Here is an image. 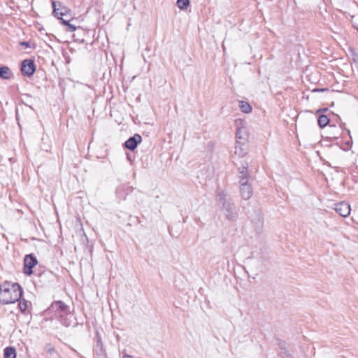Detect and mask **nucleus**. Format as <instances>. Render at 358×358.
I'll use <instances>...</instances> for the list:
<instances>
[{
	"instance_id": "cd10ccee",
	"label": "nucleus",
	"mask_w": 358,
	"mask_h": 358,
	"mask_svg": "<svg viewBox=\"0 0 358 358\" xmlns=\"http://www.w3.org/2000/svg\"><path fill=\"white\" fill-rule=\"evenodd\" d=\"M63 324L66 327H68L69 325V324L68 322H63Z\"/></svg>"
},
{
	"instance_id": "20e7f679",
	"label": "nucleus",
	"mask_w": 358,
	"mask_h": 358,
	"mask_svg": "<svg viewBox=\"0 0 358 358\" xmlns=\"http://www.w3.org/2000/svg\"><path fill=\"white\" fill-rule=\"evenodd\" d=\"M52 8L53 11L52 14L57 18L61 17L62 16L69 17V13H71V10L66 6L62 4L59 1H52Z\"/></svg>"
},
{
	"instance_id": "7ed1b4c3",
	"label": "nucleus",
	"mask_w": 358,
	"mask_h": 358,
	"mask_svg": "<svg viewBox=\"0 0 358 358\" xmlns=\"http://www.w3.org/2000/svg\"><path fill=\"white\" fill-rule=\"evenodd\" d=\"M37 264L38 260L33 254L26 255L24 258V273L27 275H31L33 273V268Z\"/></svg>"
},
{
	"instance_id": "9d476101",
	"label": "nucleus",
	"mask_w": 358,
	"mask_h": 358,
	"mask_svg": "<svg viewBox=\"0 0 358 358\" xmlns=\"http://www.w3.org/2000/svg\"><path fill=\"white\" fill-rule=\"evenodd\" d=\"M238 178H239V183L242 182V179L244 178L245 182H249V179L250 178V174L248 171V163L245 162V164L242 165V166L238 167Z\"/></svg>"
},
{
	"instance_id": "aec40b11",
	"label": "nucleus",
	"mask_w": 358,
	"mask_h": 358,
	"mask_svg": "<svg viewBox=\"0 0 358 358\" xmlns=\"http://www.w3.org/2000/svg\"><path fill=\"white\" fill-rule=\"evenodd\" d=\"M29 301L25 299L20 300L18 304L19 308L22 313H24L28 308Z\"/></svg>"
},
{
	"instance_id": "1a4fd4ad",
	"label": "nucleus",
	"mask_w": 358,
	"mask_h": 358,
	"mask_svg": "<svg viewBox=\"0 0 358 358\" xmlns=\"http://www.w3.org/2000/svg\"><path fill=\"white\" fill-rule=\"evenodd\" d=\"M132 191L133 187L129 184H122L117 187L116 195L120 199L124 200L127 196L131 194Z\"/></svg>"
},
{
	"instance_id": "2eb2a0df",
	"label": "nucleus",
	"mask_w": 358,
	"mask_h": 358,
	"mask_svg": "<svg viewBox=\"0 0 358 358\" xmlns=\"http://www.w3.org/2000/svg\"><path fill=\"white\" fill-rule=\"evenodd\" d=\"M1 76L3 79L10 80L13 77V74L8 66H1Z\"/></svg>"
},
{
	"instance_id": "ddd939ff",
	"label": "nucleus",
	"mask_w": 358,
	"mask_h": 358,
	"mask_svg": "<svg viewBox=\"0 0 358 358\" xmlns=\"http://www.w3.org/2000/svg\"><path fill=\"white\" fill-rule=\"evenodd\" d=\"M17 354L14 347L8 346L3 350L4 358H16Z\"/></svg>"
},
{
	"instance_id": "4be33fe9",
	"label": "nucleus",
	"mask_w": 358,
	"mask_h": 358,
	"mask_svg": "<svg viewBox=\"0 0 358 358\" xmlns=\"http://www.w3.org/2000/svg\"><path fill=\"white\" fill-rule=\"evenodd\" d=\"M45 349L46 352L50 355H52L53 353L55 352V348L50 343H48L45 345Z\"/></svg>"
},
{
	"instance_id": "bb28decb",
	"label": "nucleus",
	"mask_w": 358,
	"mask_h": 358,
	"mask_svg": "<svg viewBox=\"0 0 358 358\" xmlns=\"http://www.w3.org/2000/svg\"><path fill=\"white\" fill-rule=\"evenodd\" d=\"M122 358H134V357L131 355H123Z\"/></svg>"
},
{
	"instance_id": "7c9ffc66",
	"label": "nucleus",
	"mask_w": 358,
	"mask_h": 358,
	"mask_svg": "<svg viewBox=\"0 0 358 358\" xmlns=\"http://www.w3.org/2000/svg\"><path fill=\"white\" fill-rule=\"evenodd\" d=\"M320 111H321V110H320V109H319V110H317V113H320Z\"/></svg>"
},
{
	"instance_id": "0eeeda50",
	"label": "nucleus",
	"mask_w": 358,
	"mask_h": 358,
	"mask_svg": "<svg viewBox=\"0 0 358 358\" xmlns=\"http://www.w3.org/2000/svg\"><path fill=\"white\" fill-rule=\"evenodd\" d=\"M334 209L337 213L344 217H348L351 210L350 204L345 201L335 203Z\"/></svg>"
},
{
	"instance_id": "9b49d317",
	"label": "nucleus",
	"mask_w": 358,
	"mask_h": 358,
	"mask_svg": "<svg viewBox=\"0 0 358 358\" xmlns=\"http://www.w3.org/2000/svg\"><path fill=\"white\" fill-rule=\"evenodd\" d=\"M51 308L55 309L57 310L60 311V316H62V314H68L69 312V307L65 304L62 301H57L52 303Z\"/></svg>"
},
{
	"instance_id": "a878e982",
	"label": "nucleus",
	"mask_w": 358,
	"mask_h": 358,
	"mask_svg": "<svg viewBox=\"0 0 358 358\" xmlns=\"http://www.w3.org/2000/svg\"><path fill=\"white\" fill-rule=\"evenodd\" d=\"M16 119L17 121H19V120H20V113L17 111V110H16Z\"/></svg>"
},
{
	"instance_id": "f257e3e1",
	"label": "nucleus",
	"mask_w": 358,
	"mask_h": 358,
	"mask_svg": "<svg viewBox=\"0 0 358 358\" xmlns=\"http://www.w3.org/2000/svg\"><path fill=\"white\" fill-rule=\"evenodd\" d=\"M22 293V288L18 283L6 281L1 285V303L8 304L18 301Z\"/></svg>"
},
{
	"instance_id": "f8f14e48",
	"label": "nucleus",
	"mask_w": 358,
	"mask_h": 358,
	"mask_svg": "<svg viewBox=\"0 0 358 358\" xmlns=\"http://www.w3.org/2000/svg\"><path fill=\"white\" fill-rule=\"evenodd\" d=\"M278 345L281 350L280 356L282 358H292L291 354L287 349V343L285 341L278 339Z\"/></svg>"
},
{
	"instance_id": "39448f33",
	"label": "nucleus",
	"mask_w": 358,
	"mask_h": 358,
	"mask_svg": "<svg viewBox=\"0 0 358 358\" xmlns=\"http://www.w3.org/2000/svg\"><path fill=\"white\" fill-rule=\"evenodd\" d=\"M20 70L23 76H31L36 71L34 61L29 59L23 60L21 64Z\"/></svg>"
},
{
	"instance_id": "2f4dec72",
	"label": "nucleus",
	"mask_w": 358,
	"mask_h": 358,
	"mask_svg": "<svg viewBox=\"0 0 358 358\" xmlns=\"http://www.w3.org/2000/svg\"><path fill=\"white\" fill-rule=\"evenodd\" d=\"M357 31H358V28H357Z\"/></svg>"
},
{
	"instance_id": "a211bd4d",
	"label": "nucleus",
	"mask_w": 358,
	"mask_h": 358,
	"mask_svg": "<svg viewBox=\"0 0 358 358\" xmlns=\"http://www.w3.org/2000/svg\"><path fill=\"white\" fill-rule=\"evenodd\" d=\"M64 25L66 27V31L73 32L77 29V27L72 24L71 22H69V20H64Z\"/></svg>"
},
{
	"instance_id": "f03ea898",
	"label": "nucleus",
	"mask_w": 358,
	"mask_h": 358,
	"mask_svg": "<svg viewBox=\"0 0 358 358\" xmlns=\"http://www.w3.org/2000/svg\"><path fill=\"white\" fill-rule=\"evenodd\" d=\"M217 199L219 203L222 204V209L225 211L226 218L229 220H236L238 217L237 210L228 195L223 192H220L217 194Z\"/></svg>"
},
{
	"instance_id": "412c9836",
	"label": "nucleus",
	"mask_w": 358,
	"mask_h": 358,
	"mask_svg": "<svg viewBox=\"0 0 358 358\" xmlns=\"http://www.w3.org/2000/svg\"><path fill=\"white\" fill-rule=\"evenodd\" d=\"M243 130H244V129L238 128L236 132V138H238V140H243V141H245L247 140V138L246 135H242Z\"/></svg>"
},
{
	"instance_id": "f3484780",
	"label": "nucleus",
	"mask_w": 358,
	"mask_h": 358,
	"mask_svg": "<svg viewBox=\"0 0 358 358\" xmlns=\"http://www.w3.org/2000/svg\"><path fill=\"white\" fill-rule=\"evenodd\" d=\"M329 122V117L325 115H320L317 118V124L320 128H324Z\"/></svg>"
},
{
	"instance_id": "c85d7f7f",
	"label": "nucleus",
	"mask_w": 358,
	"mask_h": 358,
	"mask_svg": "<svg viewBox=\"0 0 358 358\" xmlns=\"http://www.w3.org/2000/svg\"><path fill=\"white\" fill-rule=\"evenodd\" d=\"M330 127L332 129H336V126H334V125H330Z\"/></svg>"
},
{
	"instance_id": "393cba45",
	"label": "nucleus",
	"mask_w": 358,
	"mask_h": 358,
	"mask_svg": "<svg viewBox=\"0 0 358 358\" xmlns=\"http://www.w3.org/2000/svg\"><path fill=\"white\" fill-rule=\"evenodd\" d=\"M353 60L354 62H358V55H355L354 57H353Z\"/></svg>"
},
{
	"instance_id": "b1692460",
	"label": "nucleus",
	"mask_w": 358,
	"mask_h": 358,
	"mask_svg": "<svg viewBox=\"0 0 358 358\" xmlns=\"http://www.w3.org/2000/svg\"><path fill=\"white\" fill-rule=\"evenodd\" d=\"M20 45L24 46L26 48H29V43L27 41H22L20 42Z\"/></svg>"
},
{
	"instance_id": "4468645a",
	"label": "nucleus",
	"mask_w": 358,
	"mask_h": 358,
	"mask_svg": "<svg viewBox=\"0 0 358 358\" xmlns=\"http://www.w3.org/2000/svg\"><path fill=\"white\" fill-rule=\"evenodd\" d=\"M243 144L244 142H241L239 141H236V144L235 146V154L238 155L239 157H243L247 153L246 150L242 148V145Z\"/></svg>"
},
{
	"instance_id": "5701e85b",
	"label": "nucleus",
	"mask_w": 358,
	"mask_h": 358,
	"mask_svg": "<svg viewBox=\"0 0 358 358\" xmlns=\"http://www.w3.org/2000/svg\"><path fill=\"white\" fill-rule=\"evenodd\" d=\"M58 19L61 20V22L63 25H64V20H69V22H72L73 20V18L72 17L71 13H69V17H67V15L62 16L61 17H59Z\"/></svg>"
},
{
	"instance_id": "dca6fc26",
	"label": "nucleus",
	"mask_w": 358,
	"mask_h": 358,
	"mask_svg": "<svg viewBox=\"0 0 358 358\" xmlns=\"http://www.w3.org/2000/svg\"><path fill=\"white\" fill-rule=\"evenodd\" d=\"M238 106L241 110L244 113H249L252 111L251 106L245 101H239Z\"/></svg>"
},
{
	"instance_id": "c756f323",
	"label": "nucleus",
	"mask_w": 358,
	"mask_h": 358,
	"mask_svg": "<svg viewBox=\"0 0 358 358\" xmlns=\"http://www.w3.org/2000/svg\"><path fill=\"white\" fill-rule=\"evenodd\" d=\"M331 138H337L338 136H336V135H333L332 136H331Z\"/></svg>"
},
{
	"instance_id": "423d86ee",
	"label": "nucleus",
	"mask_w": 358,
	"mask_h": 358,
	"mask_svg": "<svg viewBox=\"0 0 358 358\" xmlns=\"http://www.w3.org/2000/svg\"><path fill=\"white\" fill-rule=\"evenodd\" d=\"M142 141V137L140 134H136L133 136L129 137L124 143V146L131 150L134 151L138 145Z\"/></svg>"
},
{
	"instance_id": "6ab92c4d",
	"label": "nucleus",
	"mask_w": 358,
	"mask_h": 358,
	"mask_svg": "<svg viewBox=\"0 0 358 358\" xmlns=\"http://www.w3.org/2000/svg\"><path fill=\"white\" fill-rule=\"evenodd\" d=\"M189 0H177V6L181 9L185 10L189 6Z\"/></svg>"
},
{
	"instance_id": "6e6552de",
	"label": "nucleus",
	"mask_w": 358,
	"mask_h": 358,
	"mask_svg": "<svg viewBox=\"0 0 358 358\" xmlns=\"http://www.w3.org/2000/svg\"><path fill=\"white\" fill-rule=\"evenodd\" d=\"M243 178L242 182L240 183V192L243 199L248 200L252 196L253 191L249 182H245Z\"/></svg>"
}]
</instances>
